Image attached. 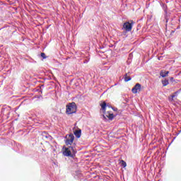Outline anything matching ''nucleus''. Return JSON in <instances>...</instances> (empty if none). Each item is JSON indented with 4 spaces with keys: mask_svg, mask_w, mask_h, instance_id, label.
Instances as JSON below:
<instances>
[{
    "mask_svg": "<svg viewBox=\"0 0 181 181\" xmlns=\"http://www.w3.org/2000/svg\"><path fill=\"white\" fill-rule=\"evenodd\" d=\"M77 112V105L76 103L73 102L66 105V114L67 115H71V114H76Z\"/></svg>",
    "mask_w": 181,
    "mask_h": 181,
    "instance_id": "1",
    "label": "nucleus"
},
{
    "mask_svg": "<svg viewBox=\"0 0 181 181\" xmlns=\"http://www.w3.org/2000/svg\"><path fill=\"white\" fill-rule=\"evenodd\" d=\"M65 144L66 145H72L73 142H74V135L73 134H66Z\"/></svg>",
    "mask_w": 181,
    "mask_h": 181,
    "instance_id": "2",
    "label": "nucleus"
},
{
    "mask_svg": "<svg viewBox=\"0 0 181 181\" xmlns=\"http://www.w3.org/2000/svg\"><path fill=\"white\" fill-rule=\"evenodd\" d=\"M71 152H73V153H75L76 151L74 149V147L69 146V147L65 148L63 153H64V156H73L71 155Z\"/></svg>",
    "mask_w": 181,
    "mask_h": 181,
    "instance_id": "3",
    "label": "nucleus"
},
{
    "mask_svg": "<svg viewBox=\"0 0 181 181\" xmlns=\"http://www.w3.org/2000/svg\"><path fill=\"white\" fill-rule=\"evenodd\" d=\"M132 25H134V22H126L123 24V29L127 32H131L132 30Z\"/></svg>",
    "mask_w": 181,
    "mask_h": 181,
    "instance_id": "4",
    "label": "nucleus"
},
{
    "mask_svg": "<svg viewBox=\"0 0 181 181\" xmlns=\"http://www.w3.org/2000/svg\"><path fill=\"white\" fill-rule=\"evenodd\" d=\"M141 84L136 83L134 87L132 89L133 94H136V93H139L141 91Z\"/></svg>",
    "mask_w": 181,
    "mask_h": 181,
    "instance_id": "5",
    "label": "nucleus"
},
{
    "mask_svg": "<svg viewBox=\"0 0 181 181\" xmlns=\"http://www.w3.org/2000/svg\"><path fill=\"white\" fill-rule=\"evenodd\" d=\"M168 74H169V71H161L160 72V76L163 78L168 77Z\"/></svg>",
    "mask_w": 181,
    "mask_h": 181,
    "instance_id": "6",
    "label": "nucleus"
},
{
    "mask_svg": "<svg viewBox=\"0 0 181 181\" xmlns=\"http://www.w3.org/2000/svg\"><path fill=\"white\" fill-rule=\"evenodd\" d=\"M75 136H76L77 138H80V136H81V129H78V130H76L74 132Z\"/></svg>",
    "mask_w": 181,
    "mask_h": 181,
    "instance_id": "7",
    "label": "nucleus"
},
{
    "mask_svg": "<svg viewBox=\"0 0 181 181\" xmlns=\"http://www.w3.org/2000/svg\"><path fill=\"white\" fill-rule=\"evenodd\" d=\"M105 116L107 117V118H108L110 120L114 119V114H112V113H110L109 112H107L105 114Z\"/></svg>",
    "mask_w": 181,
    "mask_h": 181,
    "instance_id": "8",
    "label": "nucleus"
},
{
    "mask_svg": "<svg viewBox=\"0 0 181 181\" xmlns=\"http://www.w3.org/2000/svg\"><path fill=\"white\" fill-rule=\"evenodd\" d=\"M100 107H101L103 111H104V112H105V108H107V103L103 102V103L100 104Z\"/></svg>",
    "mask_w": 181,
    "mask_h": 181,
    "instance_id": "9",
    "label": "nucleus"
},
{
    "mask_svg": "<svg viewBox=\"0 0 181 181\" xmlns=\"http://www.w3.org/2000/svg\"><path fill=\"white\" fill-rule=\"evenodd\" d=\"M161 83H162L163 87H166V86H168L169 84V80L165 79L164 81H162Z\"/></svg>",
    "mask_w": 181,
    "mask_h": 181,
    "instance_id": "10",
    "label": "nucleus"
},
{
    "mask_svg": "<svg viewBox=\"0 0 181 181\" xmlns=\"http://www.w3.org/2000/svg\"><path fill=\"white\" fill-rule=\"evenodd\" d=\"M124 81L126 82L131 81V78L130 76H128V74H126L124 75Z\"/></svg>",
    "mask_w": 181,
    "mask_h": 181,
    "instance_id": "11",
    "label": "nucleus"
},
{
    "mask_svg": "<svg viewBox=\"0 0 181 181\" xmlns=\"http://www.w3.org/2000/svg\"><path fill=\"white\" fill-rule=\"evenodd\" d=\"M120 165L121 166H122V168H127V163L124 161V160H122L120 161Z\"/></svg>",
    "mask_w": 181,
    "mask_h": 181,
    "instance_id": "12",
    "label": "nucleus"
},
{
    "mask_svg": "<svg viewBox=\"0 0 181 181\" xmlns=\"http://www.w3.org/2000/svg\"><path fill=\"white\" fill-rule=\"evenodd\" d=\"M177 94H179V91L175 92V93L171 95L172 100H173V98H174L175 97H176V96L177 95Z\"/></svg>",
    "mask_w": 181,
    "mask_h": 181,
    "instance_id": "13",
    "label": "nucleus"
},
{
    "mask_svg": "<svg viewBox=\"0 0 181 181\" xmlns=\"http://www.w3.org/2000/svg\"><path fill=\"white\" fill-rule=\"evenodd\" d=\"M41 57H42V59H46V54H45V52H42Z\"/></svg>",
    "mask_w": 181,
    "mask_h": 181,
    "instance_id": "14",
    "label": "nucleus"
},
{
    "mask_svg": "<svg viewBox=\"0 0 181 181\" xmlns=\"http://www.w3.org/2000/svg\"><path fill=\"white\" fill-rule=\"evenodd\" d=\"M170 81H173V77L170 78Z\"/></svg>",
    "mask_w": 181,
    "mask_h": 181,
    "instance_id": "15",
    "label": "nucleus"
},
{
    "mask_svg": "<svg viewBox=\"0 0 181 181\" xmlns=\"http://www.w3.org/2000/svg\"><path fill=\"white\" fill-rule=\"evenodd\" d=\"M103 118H105V115H103Z\"/></svg>",
    "mask_w": 181,
    "mask_h": 181,
    "instance_id": "16",
    "label": "nucleus"
}]
</instances>
